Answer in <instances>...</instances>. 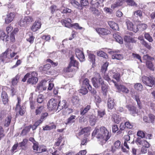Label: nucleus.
Instances as JSON below:
<instances>
[{
	"label": "nucleus",
	"mask_w": 155,
	"mask_h": 155,
	"mask_svg": "<svg viewBox=\"0 0 155 155\" xmlns=\"http://www.w3.org/2000/svg\"><path fill=\"white\" fill-rule=\"evenodd\" d=\"M92 135L106 142L111 137V133L105 127L102 126L99 129L96 128L93 131Z\"/></svg>",
	"instance_id": "1"
},
{
	"label": "nucleus",
	"mask_w": 155,
	"mask_h": 155,
	"mask_svg": "<svg viewBox=\"0 0 155 155\" xmlns=\"http://www.w3.org/2000/svg\"><path fill=\"white\" fill-rule=\"evenodd\" d=\"M12 50L11 49L7 48L4 52L0 55V61L3 63L9 62L10 60L17 54V52H12Z\"/></svg>",
	"instance_id": "2"
},
{
	"label": "nucleus",
	"mask_w": 155,
	"mask_h": 155,
	"mask_svg": "<svg viewBox=\"0 0 155 155\" xmlns=\"http://www.w3.org/2000/svg\"><path fill=\"white\" fill-rule=\"evenodd\" d=\"M31 75V77L28 78L27 81V83L28 84L35 85L38 81V78H37L38 74L35 71L27 73L24 76L21 81L23 82H25L27 79L30 77Z\"/></svg>",
	"instance_id": "3"
},
{
	"label": "nucleus",
	"mask_w": 155,
	"mask_h": 155,
	"mask_svg": "<svg viewBox=\"0 0 155 155\" xmlns=\"http://www.w3.org/2000/svg\"><path fill=\"white\" fill-rule=\"evenodd\" d=\"M91 81L93 86L96 88H97L100 86V85L102 84L104 81L100 74L97 73L95 77L92 78Z\"/></svg>",
	"instance_id": "4"
},
{
	"label": "nucleus",
	"mask_w": 155,
	"mask_h": 155,
	"mask_svg": "<svg viewBox=\"0 0 155 155\" xmlns=\"http://www.w3.org/2000/svg\"><path fill=\"white\" fill-rule=\"evenodd\" d=\"M142 80L146 85L152 87L155 85V78L152 77H147L144 76L142 77Z\"/></svg>",
	"instance_id": "5"
},
{
	"label": "nucleus",
	"mask_w": 155,
	"mask_h": 155,
	"mask_svg": "<svg viewBox=\"0 0 155 155\" xmlns=\"http://www.w3.org/2000/svg\"><path fill=\"white\" fill-rule=\"evenodd\" d=\"M58 102L56 100L51 99L49 101L47 104L48 108L49 110H52L57 109Z\"/></svg>",
	"instance_id": "6"
},
{
	"label": "nucleus",
	"mask_w": 155,
	"mask_h": 155,
	"mask_svg": "<svg viewBox=\"0 0 155 155\" xmlns=\"http://www.w3.org/2000/svg\"><path fill=\"white\" fill-rule=\"evenodd\" d=\"M33 145L32 147L33 150L37 153H40L47 151V149L42 147H39L38 142L35 141V142H33Z\"/></svg>",
	"instance_id": "7"
},
{
	"label": "nucleus",
	"mask_w": 155,
	"mask_h": 155,
	"mask_svg": "<svg viewBox=\"0 0 155 155\" xmlns=\"http://www.w3.org/2000/svg\"><path fill=\"white\" fill-rule=\"evenodd\" d=\"M95 30L100 36L106 35L110 33V30L104 28H97Z\"/></svg>",
	"instance_id": "8"
},
{
	"label": "nucleus",
	"mask_w": 155,
	"mask_h": 155,
	"mask_svg": "<svg viewBox=\"0 0 155 155\" xmlns=\"http://www.w3.org/2000/svg\"><path fill=\"white\" fill-rule=\"evenodd\" d=\"M144 57L146 58L147 60L146 62V66L148 68H149L151 70H154L153 68V65L151 61H153L154 60V58L150 57L148 55H146Z\"/></svg>",
	"instance_id": "9"
},
{
	"label": "nucleus",
	"mask_w": 155,
	"mask_h": 155,
	"mask_svg": "<svg viewBox=\"0 0 155 155\" xmlns=\"http://www.w3.org/2000/svg\"><path fill=\"white\" fill-rule=\"evenodd\" d=\"M41 22L40 20H36L31 27V30L33 32L37 31L41 28Z\"/></svg>",
	"instance_id": "10"
},
{
	"label": "nucleus",
	"mask_w": 155,
	"mask_h": 155,
	"mask_svg": "<svg viewBox=\"0 0 155 155\" xmlns=\"http://www.w3.org/2000/svg\"><path fill=\"white\" fill-rule=\"evenodd\" d=\"M75 53L76 57L81 61H84L85 56L84 53L78 48H76L75 50Z\"/></svg>",
	"instance_id": "11"
},
{
	"label": "nucleus",
	"mask_w": 155,
	"mask_h": 155,
	"mask_svg": "<svg viewBox=\"0 0 155 155\" xmlns=\"http://www.w3.org/2000/svg\"><path fill=\"white\" fill-rule=\"evenodd\" d=\"M116 88L119 92H122L127 94L129 92V90L125 86L123 85H119L116 83L115 84Z\"/></svg>",
	"instance_id": "12"
},
{
	"label": "nucleus",
	"mask_w": 155,
	"mask_h": 155,
	"mask_svg": "<svg viewBox=\"0 0 155 155\" xmlns=\"http://www.w3.org/2000/svg\"><path fill=\"white\" fill-rule=\"evenodd\" d=\"M51 67L49 64H47L44 66L40 67L39 70L41 72H44L47 74H49L51 73V72L48 71V70Z\"/></svg>",
	"instance_id": "13"
},
{
	"label": "nucleus",
	"mask_w": 155,
	"mask_h": 155,
	"mask_svg": "<svg viewBox=\"0 0 155 155\" xmlns=\"http://www.w3.org/2000/svg\"><path fill=\"white\" fill-rule=\"evenodd\" d=\"M126 24L128 30L133 31L135 32H137V28L135 27L136 25H134L132 22L129 20H128L126 21Z\"/></svg>",
	"instance_id": "14"
},
{
	"label": "nucleus",
	"mask_w": 155,
	"mask_h": 155,
	"mask_svg": "<svg viewBox=\"0 0 155 155\" xmlns=\"http://www.w3.org/2000/svg\"><path fill=\"white\" fill-rule=\"evenodd\" d=\"M126 107L130 111V114L133 116L137 114V110L136 107L135 106L130 104L127 105Z\"/></svg>",
	"instance_id": "15"
},
{
	"label": "nucleus",
	"mask_w": 155,
	"mask_h": 155,
	"mask_svg": "<svg viewBox=\"0 0 155 155\" xmlns=\"http://www.w3.org/2000/svg\"><path fill=\"white\" fill-rule=\"evenodd\" d=\"M67 107V103L66 101L63 100L59 102L58 105V104L57 109H59V110L64 108H66Z\"/></svg>",
	"instance_id": "16"
},
{
	"label": "nucleus",
	"mask_w": 155,
	"mask_h": 155,
	"mask_svg": "<svg viewBox=\"0 0 155 155\" xmlns=\"http://www.w3.org/2000/svg\"><path fill=\"white\" fill-rule=\"evenodd\" d=\"M15 16V14L13 12H11L7 15L5 19V23L8 24L11 22L13 20Z\"/></svg>",
	"instance_id": "17"
},
{
	"label": "nucleus",
	"mask_w": 155,
	"mask_h": 155,
	"mask_svg": "<svg viewBox=\"0 0 155 155\" xmlns=\"http://www.w3.org/2000/svg\"><path fill=\"white\" fill-rule=\"evenodd\" d=\"M124 146L127 150H129V145L130 144V137L128 135H126L124 136Z\"/></svg>",
	"instance_id": "18"
},
{
	"label": "nucleus",
	"mask_w": 155,
	"mask_h": 155,
	"mask_svg": "<svg viewBox=\"0 0 155 155\" xmlns=\"http://www.w3.org/2000/svg\"><path fill=\"white\" fill-rule=\"evenodd\" d=\"M101 85V89L103 95L106 96L108 91L109 86L108 84L104 83V81L103 82Z\"/></svg>",
	"instance_id": "19"
},
{
	"label": "nucleus",
	"mask_w": 155,
	"mask_h": 155,
	"mask_svg": "<svg viewBox=\"0 0 155 155\" xmlns=\"http://www.w3.org/2000/svg\"><path fill=\"white\" fill-rule=\"evenodd\" d=\"M91 130V127H84L78 133V135L80 136L85 134H89Z\"/></svg>",
	"instance_id": "20"
},
{
	"label": "nucleus",
	"mask_w": 155,
	"mask_h": 155,
	"mask_svg": "<svg viewBox=\"0 0 155 155\" xmlns=\"http://www.w3.org/2000/svg\"><path fill=\"white\" fill-rule=\"evenodd\" d=\"M70 59V61L69 64L70 66H73L74 67H77L78 68L79 63L76 60L74 59V57L73 56H71Z\"/></svg>",
	"instance_id": "21"
},
{
	"label": "nucleus",
	"mask_w": 155,
	"mask_h": 155,
	"mask_svg": "<svg viewBox=\"0 0 155 155\" xmlns=\"http://www.w3.org/2000/svg\"><path fill=\"white\" fill-rule=\"evenodd\" d=\"M1 97L3 103L4 104L8 103V98L6 92L5 91H3L1 94Z\"/></svg>",
	"instance_id": "22"
},
{
	"label": "nucleus",
	"mask_w": 155,
	"mask_h": 155,
	"mask_svg": "<svg viewBox=\"0 0 155 155\" xmlns=\"http://www.w3.org/2000/svg\"><path fill=\"white\" fill-rule=\"evenodd\" d=\"M114 38L115 39L116 41L120 44H122L123 42L122 38L119 35L117 32L115 33L113 35Z\"/></svg>",
	"instance_id": "23"
},
{
	"label": "nucleus",
	"mask_w": 155,
	"mask_h": 155,
	"mask_svg": "<svg viewBox=\"0 0 155 155\" xmlns=\"http://www.w3.org/2000/svg\"><path fill=\"white\" fill-rule=\"evenodd\" d=\"M82 85L85 87H87L88 90H91L92 87L90 84L89 80L86 78L84 79L82 81Z\"/></svg>",
	"instance_id": "24"
},
{
	"label": "nucleus",
	"mask_w": 155,
	"mask_h": 155,
	"mask_svg": "<svg viewBox=\"0 0 155 155\" xmlns=\"http://www.w3.org/2000/svg\"><path fill=\"white\" fill-rule=\"evenodd\" d=\"M123 0H118L114 3L111 5V7L112 8L114 9L116 8L122 6L124 3Z\"/></svg>",
	"instance_id": "25"
},
{
	"label": "nucleus",
	"mask_w": 155,
	"mask_h": 155,
	"mask_svg": "<svg viewBox=\"0 0 155 155\" xmlns=\"http://www.w3.org/2000/svg\"><path fill=\"white\" fill-rule=\"evenodd\" d=\"M76 117V116L75 115H71L66 120L65 123V124L67 125L74 123L75 122V119Z\"/></svg>",
	"instance_id": "26"
},
{
	"label": "nucleus",
	"mask_w": 155,
	"mask_h": 155,
	"mask_svg": "<svg viewBox=\"0 0 155 155\" xmlns=\"http://www.w3.org/2000/svg\"><path fill=\"white\" fill-rule=\"evenodd\" d=\"M108 24L110 27L114 30H118L119 27L118 25L114 22L112 21H108Z\"/></svg>",
	"instance_id": "27"
},
{
	"label": "nucleus",
	"mask_w": 155,
	"mask_h": 155,
	"mask_svg": "<svg viewBox=\"0 0 155 155\" xmlns=\"http://www.w3.org/2000/svg\"><path fill=\"white\" fill-rule=\"evenodd\" d=\"M111 118L112 120L117 124H119L121 121V119L120 116L116 114H113Z\"/></svg>",
	"instance_id": "28"
},
{
	"label": "nucleus",
	"mask_w": 155,
	"mask_h": 155,
	"mask_svg": "<svg viewBox=\"0 0 155 155\" xmlns=\"http://www.w3.org/2000/svg\"><path fill=\"white\" fill-rule=\"evenodd\" d=\"M114 104L115 103L114 101V100L111 98H109L107 103L108 108L110 109H112L114 107Z\"/></svg>",
	"instance_id": "29"
},
{
	"label": "nucleus",
	"mask_w": 155,
	"mask_h": 155,
	"mask_svg": "<svg viewBox=\"0 0 155 155\" xmlns=\"http://www.w3.org/2000/svg\"><path fill=\"white\" fill-rule=\"evenodd\" d=\"M70 3L74 7L79 10H82L81 6L80 5V3L75 0H71Z\"/></svg>",
	"instance_id": "30"
},
{
	"label": "nucleus",
	"mask_w": 155,
	"mask_h": 155,
	"mask_svg": "<svg viewBox=\"0 0 155 155\" xmlns=\"http://www.w3.org/2000/svg\"><path fill=\"white\" fill-rule=\"evenodd\" d=\"M137 28V31L139 30L143 31L146 29L147 27V25L144 23H141L138 24V25L135 26Z\"/></svg>",
	"instance_id": "31"
},
{
	"label": "nucleus",
	"mask_w": 155,
	"mask_h": 155,
	"mask_svg": "<svg viewBox=\"0 0 155 155\" xmlns=\"http://www.w3.org/2000/svg\"><path fill=\"white\" fill-rule=\"evenodd\" d=\"M27 26L31 24L34 21V19L32 16H25L24 17Z\"/></svg>",
	"instance_id": "32"
},
{
	"label": "nucleus",
	"mask_w": 155,
	"mask_h": 155,
	"mask_svg": "<svg viewBox=\"0 0 155 155\" xmlns=\"http://www.w3.org/2000/svg\"><path fill=\"white\" fill-rule=\"evenodd\" d=\"M71 20L70 18H68L67 20L62 19L61 21V23L63 25H64L65 27H68L70 26L71 24L70 22Z\"/></svg>",
	"instance_id": "33"
},
{
	"label": "nucleus",
	"mask_w": 155,
	"mask_h": 155,
	"mask_svg": "<svg viewBox=\"0 0 155 155\" xmlns=\"http://www.w3.org/2000/svg\"><path fill=\"white\" fill-rule=\"evenodd\" d=\"M97 55L98 56L102 57L104 58L107 59L108 58V54L104 51L100 50L97 51Z\"/></svg>",
	"instance_id": "34"
},
{
	"label": "nucleus",
	"mask_w": 155,
	"mask_h": 155,
	"mask_svg": "<svg viewBox=\"0 0 155 155\" xmlns=\"http://www.w3.org/2000/svg\"><path fill=\"white\" fill-rule=\"evenodd\" d=\"M91 107L90 105H87L84 109H81L80 114L82 115H84L91 109Z\"/></svg>",
	"instance_id": "35"
},
{
	"label": "nucleus",
	"mask_w": 155,
	"mask_h": 155,
	"mask_svg": "<svg viewBox=\"0 0 155 155\" xmlns=\"http://www.w3.org/2000/svg\"><path fill=\"white\" fill-rule=\"evenodd\" d=\"M44 107L43 106H41L37 107L35 110V113L36 115L40 114L43 111Z\"/></svg>",
	"instance_id": "36"
},
{
	"label": "nucleus",
	"mask_w": 155,
	"mask_h": 155,
	"mask_svg": "<svg viewBox=\"0 0 155 155\" xmlns=\"http://www.w3.org/2000/svg\"><path fill=\"white\" fill-rule=\"evenodd\" d=\"M145 140L142 138L138 137L136 139L135 143L137 145L142 146Z\"/></svg>",
	"instance_id": "37"
},
{
	"label": "nucleus",
	"mask_w": 155,
	"mask_h": 155,
	"mask_svg": "<svg viewBox=\"0 0 155 155\" xmlns=\"http://www.w3.org/2000/svg\"><path fill=\"white\" fill-rule=\"evenodd\" d=\"M20 77L19 74H17L14 78H13L12 80V83L13 85H16L18 82Z\"/></svg>",
	"instance_id": "38"
},
{
	"label": "nucleus",
	"mask_w": 155,
	"mask_h": 155,
	"mask_svg": "<svg viewBox=\"0 0 155 155\" xmlns=\"http://www.w3.org/2000/svg\"><path fill=\"white\" fill-rule=\"evenodd\" d=\"M12 119V117L10 116H9L5 119L4 123V126L6 127H8Z\"/></svg>",
	"instance_id": "39"
},
{
	"label": "nucleus",
	"mask_w": 155,
	"mask_h": 155,
	"mask_svg": "<svg viewBox=\"0 0 155 155\" xmlns=\"http://www.w3.org/2000/svg\"><path fill=\"white\" fill-rule=\"evenodd\" d=\"M89 60L92 63V64H94L95 61V56L93 54L90 53L89 54L88 57Z\"/></svg>",
	"instance_id": "40"
},
{
	"label": "nucleus",
	"mask_w": 155,
	"mask_h": 155,
	"mask_svg": "<svg viewBox=\"0 0 155 155\" xmlns=\"http://www.w3.org/2000/svg\"><path fill=\"white\" fill-rule=\"evenodd\" d=\"M146 132L145 131L141 130H139L137 133V136L140 137L141 138H143L145 137Z\"/></svg>",
	"instance_id": "41"
},
{
	"label": "nucleus",
	"mask_w": 155,
	"mask_h": 155,
	"mask_svg": "<svg viewBox=\"0 0 155 155\" xmlns=\"http://www.w3.org/2000/svg\"><path fill=\"white\" fill-rule=\"evenodd\" d=\"M112 58L113 59L120 60L123 58V56L120 54L115 53L112 55Z\"/></svg>",
	"instance_id": "42"
},
{
	"label": "nucleus",
	"mask_w": 155,
	"mask_h": 155,
	"mask_svg": "<svg viewBox=\"0 0 155 155\" xmlns=\"http://www.w3.org/2000/svg\"><path fill=\"white\" fill-rule=\"evenodd\" d=\"M134 16L139 17L140 18L142 17L143 12L140 10H137L134 12Z\"/></svg>",
	"instance_id": "43"
},
{
	"label": "nucleus",
	"mask_w": 155,
	"mask_h": 155,
	"mask_svg": "<svg viewBox=\"0 0 155 155\" xmlns=\"http://www.w3.org/2000/svg\"><path fill=\"white\" fill-rule=\"evenodd\" d=\"M124 1L126 2L127 4L130 6H136V3L134 1V0H123Z\"/></svg>",
	"instance_id": "44"
},
{
	"label": "nucleus",
	"mask_w": 155,
	"mask_h": 155,
	"mask_svg": "<svg viewBox=\"0 0 155 155\" xmlns=\"http://www.w3.org/2000/svg\"><path fill=\"white\" fill-rule=\"evenodd\" d=\"M62 138L60 137L57 139L56 141L54 143V146L55 147H58L60 146L62 142Z\"/></svg>",
	"instance_id": "45"
},
{
	"label": "nucleus",
	"mask_w": 155,
	"mask_h": 155,
	"mask_svg": "<svg viewBox=\"0 0 155 155\" xmlns=\"http://www.w3.org/2000/svg\"><path fill=\"white\" fill-rule=\"evenodd\" d=\"M80 3V5L81 7V8H82V9H83V7L87 6L89 4L88 0H81Z\"/></svg>",
	"instance_id": "46"
},
{
	"label": "nucleus",
	"mask_w": 155,
	"mask_h": 155,
	"mask_svg": "<svg viewBox=\"0 0 155 155\" xmlns=\"http://www.w3.org/2000/svg\"><path fill=\"white\" fill-rule=\"evenodd\" d=\"M8 37V36H6L4 31L2 30L0 31V40H4L5 37H6L5 39L7 40Z\"/></svg>",
	"instance_id": "47"
},
{
	"label": "nucleus",
	"mask_w": 155,
	"mask_h": 155,
	"mask_svg": "<svg viewBox=\"0 0 155 155\" xmlns=\"http://www.w3.org/2000/svg\"><path fill=\"white\" fill-rule=\"evenodd\" d=\"M18 24L21 27H25L27 26L25 19L24 18L21 19L18 22Z\"/></svg>",
	"instance_id": "48"
},
{
	"label": "nucleus",
	"mask_w": 155,
	"mask_h": 155,
	"mask_svg": "<svg viewBox=\"0 0 155 155\" xmlns=\"http://www.w3.org/2000/svg\"><path fill=\"white\" fill-rule=\"evenodd\" d=\"M108 63L107 62L105 63L102 66L101 71L102 73H104L107 69Z\"/></svg>",
	"instance_id": "49"
},
{
	"label": "nucleus",
	"mask_w": 155,
	"mask_h": 155,
	"mask_svg": "<svg viewBox=\"0 0 155 155\" xmlns=\"http://www.w3.org/2000/svg\"><path fill=\"white\" fill-rule=\"evenodd\" d=\"M148 116L150 123H154L155 121V116L154 114L150 113L148 114Z\"/></svg>",
	"instance_id": "50"
},
{
	"label": "nucleus",
	"mask_w": 155,
	"mask_h": 155,
	"mask_svg": "<svg viewBox=\"0 0 155 155\" xmlns=\"http://www.w3.org/2000/svg\"><path fill=\"white\" fill-rule=\"evenodd\" d=\"M46 61L47 62L50 63L51 64L52 66L53 67H55L57 66L58 64V62H54L52 60L50 59H47Z\"/></svg>",
	"instance_id": "51"
},
{
	"label": "nucleus",
	"mask_w": 155,
	"mask_h": 155,
	"mask_svg": "<svg viewBox=\"0 0 155 155\" xmlns=\"http://www.w3.org/2000/svg\"><path fill=\"white\" fill-rule=\"evenodd\" d=\"M143 88L142 85L139 83H137L134 85V88L137 90L141 91Z\"/></svg>",
	"instance_id": "52"
},
{
	"label": "nucleus",
	"mask_w": 155,
	"mask_h": 155,
	"mask_svg": "<svg viewBox=\"0 0 155 155\" xmlns=\"http://www.w3.org/2000/svg\"><path fill=\"white\" fill-rule=\"evenodd\" d=\"M145 38L148 40L150 42H152L153 41V39L151 36L150 34L148 33H145L144 34Z\"/></svg>",
	"instance_id": "53"
},
{
	"label": "nucleus",
	"mask_w": 155,
	"mask_h": 155,
	"mask_svg": "<svg viewBox=\"0 0 155 155\" xmlns=\"http://www.w3.org/2000/svg\"><path fill=\"white\" fill-rule=\"evenodd\" d=\"M141 43L147 48L150 49L151 48L150 45H149L145 40H143L142 42H141Z\"/></svg>",
	"instance_id": "54"
},
{
	"label": "nucleus",
	"mask_w": 155,
	"mask_h": 155,
	"mask_svg": "<svg viewBox=\"0 0 155 155\" xmlns=\"http://www.w3.org/2000/svg\"><path fill=\"white\" fill-rule=\"evenodd\" d=\"M5 136L4 133V130L3 127L0 126V140H1Z\"/></svg>",
	"instance_id": "55"
},
{
	"label": "nucleus",
	"mask_w": 155,
	"mask_h": 155,
	"mask_svg": "<svg viewBox=\"0 0 155 155\" xmlns=\"http://www.w3.org/2000/svg\"><path fill=\"white\" fill-rule=\"evenodd\" d=\"M50 9L51 13L52 14H54V12L58 10L57 6L55 5H51L50 7Z\"/></svg>",
	"instance_id": "56"
},
{
	"label": "nucleus",
	"mask_w": 155,
	"mask_h": 155,
	"mask_svg": "<svg viewBox=\"0 0 155 155\" xmlns=\"http://www.w3.org/2000/svg\"><path fill=\"white\" fill-rule=\"evenodd\" d=\"M31 127L30 125L28 126H26L25 127L24 129L21 132V133L22 134H26V133H27L28 132H29L30 130L31 129Z\"/></svg>",
	"instance_id": "57"
},
{
	"label": "nucleus",
	"mask_w": 155,
	"mask_h": 155,
	"mask_svg": "<svg viewBox=\"0 0 155 155\" xmlns=\"http://www.w3.org/2000/svg\"><path fill=\"white\" fill-rule=\"evenodd\" d=\"M6 114V112L5 110H2L0 112V121H1L5 117Z\"/></svg>",
	"instance_id": "58"
},
{
	"label": "nucleus",
	"mask_w": 155,
	"mask_h": 155,
	"mask_svg": "<svg viewBox=\"0 0 155 155\" xmlns=\"http://www.w3.org/2000/svg\"><path fill=\"white\" fill-rule=\"evenodd\" d=\"M135 100L137 103V105L140 108H141L142 107L141 102H140V100L139 98V97L137 95L135 96Z\"/></svg>",
	"instance_id": "59"
},
{
	"label": "nucleus",
	"mask_w": 155,
	"mask_h": 155,
	"mask_svg": "<svg viewBox=\"0 0 155 155\" xmlns=\"http://www.w3.org/2000/svg\"><path fill=\"white\" fill-rule=\"evenodd\" d=\"M29 38L27 39V40L30 43H32L34 42L35 37L33 36L32 34L31 35H29Z\"/></svg>",
	"instance_id": "60"
},
{
	"label": "nucleus",
	"mask_w": 155,
	"mask_h": 155,
	"mask_svg": "<svg viewBox=\"0 0 155 155\" xmlns=\"http://www.w3.org/2000/svg\"><path fill=\"white\" fill-rule=\"evenodd\" d=\"M28 140L27 139H24L22 142L19 143V144L20 147L25 146L27 143Z\"/></svg>",
	"instance_id": "61"
},
{
	"label": "nucleus",
	"mask_w": 155,
	"mask_h": 155,
	"mask_svg": "<svg viewBox=\"0 0 155 155\" xmlns=\"http://www.w3.org/2000/svg\"><path fill=\"white\" fill-rule=\"evenodd\" d=\"M84 137L81 141V142L80 144L81 146L82 145H86L87 143V138L85 137V135H84Z\"/></svg>",
	"instance_id": "62"
},
{
	"label": "nucleus",
	"mask_w": 155,
	"mask_h": 155,
	"mask_svg": "<svg viewBox=\"0 0 155 155\" xmlns=\"http://www.w3.org/2000/svg\"><path fill=\"white\" fill-rule=\"evenodd\" d=\"M124 125L125 127L127 128L131 129L133 127V125L129 121L126 122Z\"/></svg>",
	"instance_id": "63"
},
{
	"label": "nucleus",
	"mask_w": 155,
	"mask_h": 155,
	"mask_svg": "<svg viewBox=\"0 0 155 155\" xmlns=\"http://www.w3.org/2000/svg\"><path fill=\"white\" fill-rule=\"evenodd\" d=\"M72 101L74 104L78 103L79 101L78 97L76 96L73 97L72 99Z\"/></svg>",
	"instance_id": "64"
}]
</instances>
